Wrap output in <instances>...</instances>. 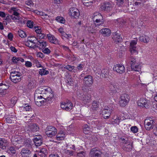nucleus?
<instances>
[{"label":"nucleus","instance_id":"nucleus-1","mask_svg":"<svg viewBox=\"0 0 157 157\" xmlns=\"http://www.w3.org/2000/svg\"><path fill=\"white\" fill-rule=\"evenodd\" d=\"M94 21L96 22L97 25H100L103 24L104 21L102 15L98 12H96L94 13L93 17Z\"/></svg>","mask_w":157,"mask_h":157},{"label":"nucleus","instance_id":"nucleus-2","mask_svg":"<svg viewBox=\"0 0 157 157\" xmlns=\"http://www.w3.org/2000/svg\"><path fill=\"white\" fill-rule=\"evenodd\" d=\"M129 96L125 94H122L120 97L119 104L121 106L124 107L126 106L129 101Z\"/></svg>","mask_w":157,"mask_h":157},{"label":"nucleus","instance_id":"nucleus-3","mask_svg":"<svg viewBox=\"0 0 157 157\" xmlns=\"http://www.w3.org/2000/svg\"><path fill=\"white\" fill-rule=\"evenodd\" d=\"M45 132L47 136L52 137L56 135L57 132V131L54 127L49 126L46 128Z\"/></svg>","mask_w":157,"mask_h":157},{"label":"nucleus","instance_id":"nucleus-4","mask_svg":"<svg viewBox=\"0 0 157 157\" xmlns=\"http://www.w3.org/2000/svg\"><path fill=\"white\" fill-rule=\"evenodd\" d=\"M21 73L17 72H12L11 73L10 78L14 83H17L21 80Z\"/></svg>","mask_w":157,"mask_h":157},{"label":"nucleus","instance_id":"nucleus-5","mask_svg":"<svg viewBox=\"0 0 157 157\" xmlns=\"http://www.w3.org/2000/svg\"><path fill=\"white\" fill-rule=\"evenodd\" d=\"M69 15L72 18H77L80 15L78 10L75 8H71L69 10Z\"/></svg>","mask_w":157,"mask_h":157},{"label":"nucleus","instance_id":"nucleus-6","mask_svg":"<svg viewBox=\"0 0 157 157\" xmlns=\"http://www.w3.org/2000/svg\"><path fill=\"white\" fill-rule=\"evenodd\" d=\"M154 121L151 118L146 119L144 121V126L146 129L147 130L152 129L153 128Z\"/></svg>","mask_w":157,"mask_h":157},{"label":"nucleus","instance_id":"nucleus-7","mask_svg":"<svg viewBox=\"0 0 157 157\" xmlns=\"http://www.w3.org/2000/svg\"><path fill=\"white\" fill-rule=\"evenodd\" d=\"M137 104L138 106L147 108L150 105V101L149 100L143 98H141L137 101Z\"/></svg>","mask_w":157,"mask_h":157},{"label":"nucleus","instance_id":"nucleus-8","mask_svg":"<svg viewBox=\"0 0 157 157\" xmlns=\"http://www.w3.org/2000/svg\"><path fill=\"white\" fill-rule=\"evenodd\" d=\"M43 98L45 100V101L48 102H51L52 98L54 97V94L51 91H47L44 95H43Z\"/></svg>","mask_w":157,"mask_h":157},{"label":"nucleus","instance_id":"nucleus-9","mask_svg":"<svg viewBox=\"0 0 157 157\" xmlns=\"http://www.w3.org/2000/svg\"><path fill=\"white\" fill-rule=\"evenodd\" d=\"M47 91H51V88L46 86H41L36 90L35 94H43L44 95Z\"/></svg>","mask_w":157,"mask_h":157},{"label":"nucleus","instance_id":"nucleus-10","mask_svg":"<svg viewBox=\"0 0 157 157\" xmlns=\"http://www.w3.org/2000/svg\"><path fill=\"white\" fill-rule=\"evenodd\" d=\"M73 104L70 101L62 102L61 103V106L64 110L67 111L72 109Z\"/></svg>","mask_w":157,"mask_h":157},{"label":"nucleus","instance_id":"nucleus-11","mask_svg":"<svg viewBox=\"0 0 157 157\" xmlns=\"http://www.w3.org/2000/svg\"><path fill=\"white\" fill-rule=\"evenodd\" d=\"M101 151L95 148L92 149L89 154L90 157H101Z\"/></svg>","mask_w":157,"mask_h":157},{"label":"nucleus","instance_id":"nucleus-12","mask_svg":"<svg viewBox=\"0 0 157 157\" xmlns=\"http://www.w3.org/2000/svg\"><path fill=\"white\" fill-rule=\"evenodd\" d=\"M113 70L117 73L122 74L125 71V68L123 65L119 64L114 66Z\"/></svg>","mask_w":157,"mask_h":157},{"label":"nucleus","instance_id":"nucleus-13","mask_svg":"<svg viewBox=\"0 0 157 157\" xmlns=\"http://www.w3.org/2000/svg\"><path fill=\"white\" fill-rule=\"evenodd\" d=\"M43 98V96L41 95L39 96L38 94H35V101L37 105L40 106L44 104V101L42 100Z\"/></svg>","mask_w":157,"mask_h":157},{"label":"nucleus","instance_id":"nucleus-14","mask_svg":"<svg viewBox=\"0 0 157 157\" xmlns=\"http://www.w3.org/2000/svg\"><path fill=\"white\" fill-rule=\"evenodd\" d=\"M31 151L26 148H23L20 152L21 157H30L31 154Z\"/></svg>","mask_w":157,"mask_h":157},{"label":"nucleus","instance_id":"nucleus-15","mask_svg":"<svg viewBox=\"0 0 157 157\" xmlns=\"http://www.w3.org/2000/svg\"><path fill=\"white\" fill-rule=\"evenodd\" d=\"M65 136V133L63 131H60L58 132L55 138V139L56 141H54L57 142L58 141L63 140L64 139Z\"/></svg>","mask_w":157,"mask_h":157},{"label":"nucleus","instance_id":"nucleus-16","mask_svg":"<svg viewBox=\"0 0 157 157\" xmlns=\"http://www.w3.org/2000/svg\"><path fill=\"white\" fill-rule=\"evenodd\" d=\"M84 84L87 86L91 85L93 82V78L91 75L85 77L84 79Z\"/></svg>","mask_w":157,"mask_h":157},{"label":"nucleus","instance_id":"nucleus-17","mask_svg":"<svg viewBox=\"0 0 157 157\" xmlns=\"http://www.w3.org/2000/svg\"><path fill=\"white\" fill-rule=\"evenodd\" d=\"M111 112L112 110H110L108 107H107V108H104L102 112L103 117L105 119L108 118L110 115Z\"/></svg>","mask_w":157,"mask_h":157},{"label":"nucleus","instance_id":"nucleus-18","mask_svg":"<svg viewBox=\"0 0 157 157\" xmlns=\"http://www.w3.org/2000/svg\"><path fill=\"white\" fill-rule=\"evenodd\" d=\"M111 9V4L108 2H106L104 3L100 8V9L101 10L106 11H110Z\"/></svg>","mask_w":157,"mask_h":157},{"label":"nucleus","instance_id":"nucleus-19","mask_svg":"<svg viewBox=\"0 0 157 157\" xmlns=\"http://www.w3.org/2000/svg\"><path fill=\"white\" fill-rule=\"evenodd\" d=\"M100 33L104 36H109L111 34L110 30L107 28H104L99 31Z\"/></svg>","mask_w":157,"mask_h":157},{"label":"nucleus","instance_id":"nucleus-20","mask_svg":"<svg viewBox=\"0 0 157 157\" xmlns=\"http://www.w3.org/2000/svg\"><path fill=\"white\" fill-rule=\"evenodd\" d=\"M9 12L13 15L18 16L20 15L21 10L18 8L13 7L10 9Z\"/></svg>","mask_w":157,"mask_h":157},{"label":"nucleus","instance_id":"nucleus-21","mask_svg":"<svg viewBox=\"0 0 157 157\" xmlns=\"http://www.w3.org/2000/svg\"><path fill=\"white\" fill-rule=\"evenodd\" d=\"M28 130L31 132H34L38 131L39 128V127L35 124H30L28 125Z\"/></svg>","mask_w":157,"mask_h":157},{"label":"nucleus","instance_id":"nucleus-22","mask_svg":"<svg viewBox=\"0 0 157 157\" xmlns=\"http://www.w3.org/2000/svg\"><path fill=\"white\" fill-rule=\"evenodd\" d=\"M112 38L116 44L120 42L122 40V38L120 35L116 33H114Z\"/></svg>","mask_w":157,"mask_h":157},{"label":"nucleus","instance_id":"nucleus-23","mask_svg":"<svg viewBox=\"0 0 157 157\" xmlns=\"http://www.w3.org/2000/svg\"><path fill=\"white\" fill-rule=\"evenodd\" d=\"M139 40L140 41L143 42L145 43H148L150 40V38L146 35H143L140 36L139 37Z\"/></svg>","mask_w":157,"mask_h":157},{"label":"nucleus","instance_id":"nucleus-24","mask_svg":"<svg viewBox=\"0 0 157 157\" xmlns=\"http://www.w3.org/2000/svg\"><path fill=\"white\" fill-rule=\"evenodd\" d=\"M113 22L116 24L120 26H123L126 23L125 21L121 18H118L116 20H114L113 21Z\"/></svg>","mask_w":157,"mask_h":157},{"label":"nucleus","instance_id":"nucleus-25","mask_svg":"<svg viewBox=\"0 0 157 157\" xmlns=\"http://www.w3.org/2000/svg\"><path fill=\"white\" fill-rule=\"evenodd\" d=\"M47 36L50 42L55 44L58 43V40L53 36L49 34Z\"/></svg>","mask_w":157,"mask_h":157},{"label":"nucleus","instance_id":"nucleus-26","mask_svg":"<svg viewBox=\"0 0 157 157\" xmlns=\"http://www.w3.org/2000/svg\"><path fill=\"white\" fill-rule=\"evenodd\" d=\"M14 141H15L19 144H21L24 142V137L20 135H17L14 137Z\"/></svg>","mask_w":157,"mask_h":157},{"label":"nucleus","instance_id":"nucleus-27","mask_svg":"<svg viewBox=\"0 0 157 157\" xmlns=\"http://www.w3.org/2000/svg\"><path fill=\"white\" fill-rule=\"evenodd\" d=\"M7 141L5 139H0V148L3 149L6 148V145H7Z\"/></svg>","mask_w":157,"mask_h":157},{"label":"nucleus","instance_id":"nucleus-28","mask_svg":"<svg viewBox=\"0 0 157 157\" xmlns=\"http://www.w3.org/2000/svg\"><path fill=\"white\" fill-rule=\"evenodd\" d=\"M80 99L85 104H86L91 101L90 96L88 95H83Z\"/></svg>","mask_w":157,"mask_h":157},{"label":"nucleus","instance_id":"nucleus-29","mask_svg":"<svg viewBox=\"0 0 157 157\" xmlns=\"http://www.w3.org/2000/svg\"><path fill=\"white\" fill-rule=\"evenodd\" d=\"M8 86H6L5 87H4L3 86H2L1 88H0V95L3 96L7 93L8 91L7 89H8Z\"/></svg>","mask_w":157,"mask_h":157},{"label":"nucleus","instance_id":"nucleus-30","mask_svg":"<svg viewBox=\"0 0 157 157\" xmlns=\"http://www.w3.org/2000/svg\"><path fill=\"white\" fill-rule=\"evenodd\" d=\"M48 154L47 150L45 148H42L38 152V155L40 157H46Z\"/></svg>","mask_w":157,"mask_h":157},{"label":"nucleus","instance_id":"nucleus-31","mask_svg":"<svg viewBox=\"0 0 157 157\" xmlns=\"http://www.w3.org/2000/svg\"><path fill=\"white\" fill-rule=\"evenodd\" d=\"M12 60V62L15 63H17L19 62H23L24 61V59L21 57H13Z\"/></svg>","mask_w":157,"mask_h":157},{"label":"nucleus","instance_id":"nucleus-32","mask_svg":"<svg viewBox=\"0 0 157 157\" xmlns=\"http://www.w3.org/2000/svg\"><path fill=\"white\" fill-rule=\"evenodd\" d=\"M133 143L132 142L129 143V144L126 145H124V149L127 151H130L132 148Z\"/></svg>","mask_w":157,"mask_h":157},{"label":"nucleus","instance_id":"nucleus-33","mask_svg":"<svg viewBox=\"0 0 157 157\" xmlns=\"http://www.w3.org/2000/svg\"><path fill=\"white\" fill-rule=\"evenodd\" d=\"M83 132L84 133L86 134H90L91 132L90 129L87 124H85L83 128Z\"/></svg>","mask_w":157,"mask_h":157},{"label":"nucleus","instance_id":"nucleus-34","mask_svg":"<svg viewBox=\"0 0 157 157\" xmlns=\"http://www.w3.org/2000/svg\"><path fill=\"white\" fill-rule=\"evenodd\" d=\"M131 68L134 71H138L140 70V67L138 63L136 64H131Z\"/></svg>","mask_w":157,"mask_h":157},{"label":"nucleus","instance_id":"nucleus-35","mask_svg":"<svg viewBox=\"0 0 157 157\" xmlns=\"http://www.w3.org/2000/svg\"><path fill=\"white\" fill-rule=\"evenodd\" d=\"M36 44L39 45V47L41 48H43L46 47L47 45V43L45 41H42L41 40L38 41Z\"/></svg>","mask_w":157,"mask_h":157},{"label":"nucleus","instance_id":"nucleus-36","mask_svg":"<svg viewBox=\"0 0 157 157\" xmlns=\"http://www.w3.org/2000/svg\"><path fill=\"white\" fill-rule=\"evenodd\" d=\"M93 1L94 0H82V2L85 6H89L92 5Z\"/></svg>","mask_w":157,"mask_h":157},{"label":"nucleus","instance_id":"nucleus-37","mask_svg":"<svg viewBox=\"0 0 157 157\" xmlns=\"http://www.w3.org/2000/svg\"><path fill=\"white\" fill-rule=\"evenodd\" d=\"M109 88L110 90L114 93H116L117 91V86L113 83H111L109 86Z\"/></svg>","mask_w":157,"mask_h":157},{"label":"nucleus","instance_id":"nucleus-38","mask_svg":"<svg viewBox=\"0 0 157 157\" xmlns=\"http://www.w3.org/2000/svg\"><path fill=\"white\" fill-rule=\"evenodd\" d=\"M129 51L132 54H137L138 52L137 50L136 47L130 46Z\"/></svg>","mask_w":157,"mask_h":157},{"label":"nucleus","instance_id":"nucleus-39","mask_svg":"<svg viewBox=\"0 0 157 157\" xmlns=\"http://www.w3.org/2000/svg\"><path fill=\"white\" fill-rule=\"evenodd\" d=\"M36 13L38 14H39L42 16V18L45 19H47L49 17L47 14L42 12H40L36 11Z\"/></svg>","mask_w":157,"mask_h":157},{"label":"nucleus","instance_id":"nucleus-40","mask_svg":"<svg viewBox=\"0 0 157 157\" xmlns=\"http://www.w3.org/2000/svg\"><path fill=\"white\" fill-rule=\"evenodd\" d=\"M39 73L41 75H46L49 73V71L45 70L44 68H42L40 69Z\"/></svg>","mask_w":157,"mask_h":157},{"label":"nucleus","instance_id":"nucleus-41","mask_svg":"<svg viewBox=\"0 0 157 157\" xmlns=\"http://www.w3.org/2000/svg\"><path fill=\"white\" fill-rule=\"evenodd\" d=\"M98 103L97 102L93 101L92 103V108L93 110H97L98 108Z\"/></svg>","mask_w":157,"mask_h":157},{"label":"nucleus","instance_id":"nucleus-42","mask_svg":"<svg viewBox=\"0 0 157 157\" xmlns=\"http://www.w3.org/2000/svg\"><path fill=\"white\" fill-rule=\"evenodd\" d=\"M120 119L118 117H117L116 119H113L112 121V124L114 125L118 124L120 122Z\"/></svg>","mask_w":157,"mask_h":157},{"label":"nucleus","instance_id":"nucleus-43","mask_svg":"<svg viewBox=\"0 0 157 157\" xmlns=\"http://www.w3.org/2000/svg\"><path fill=\"white\" fill-rule=\"evenodd\" d=\"M76 94L77 97L78 98H79L80 99L83 96V92L82 90H77L76 91Z\"/></svg>","mask_w":157,"mask_h":157},{"label":"nucleus","instance_id":"nucleus-44","mask_svg":"<svg viewBox=\"0 0 157 157\" xmlns=\"http://www.w3.org/2000/svg\"><path fill=\"white\" fill-rule=\"evenodd\" d=\"M74 66H71L69 65H67L64 67L65 68L69 70V71H72L73 72H75L76 71V70L74 69Z\"/></svg>","mask_w":157,"mask_h":157},{"label":"nucleus","instance_id":"nucleus-45","mask_svg":"<svg viewBox=\"0 0 157 157\" xmlns=\"http://www.w3.org/2000/svg\"><path fill=\"white\" fill-rule=\"evenodd\" d=\"M19 36L21 38H24L26 36L25 33L21 30H19L18 31Z\"/></svg>","mask_w":157,"mask_h":157},{"label":"nucleus","instance_id":"nucleus-46","mask_svg":"<svg viewBox=\"0 0 157 157\" xmlns=\"http://www.w3.org/2000/svg\"><path fill=\"white\" fill-rule=\"evenodd\" d=\"M7 152L9 153L15 154L16 153V150L13 147H10L8 148Z\"/></svg>","mask_w":157,"mask_h":157},{"label":"nucleus","instance_id":"nucleus-47","mask_svg":"<svg viewBox=\"0 0 157 157\" xmlns=\"http://www.w3.org/2000/svg\"><path fill=\"white\" fill-rule=\"evenodd\" d=\"M36 40L37 39L36 37L34 36H30L28 37V41L31 43L35 44V42H34V41Z\"/></svg>","mask_w":157,"mask_h":157},{"label":"nucleus","instance_id":"nucleus-48","mask_svg":"<svg viewBox=\"0 0 157 157\" xmlns=\"http://www.w3.org/2000/svg\"><path fill=\"white\" fill-rule=\"evenodd\" d=\"M137 41V38H135L134 40H132L130 42V46L136 47Z\"/></svg>","mask_w":157,"mask_h":157},{"label":"nucleus","instance_id":"nucleus-49","mask_svg":"<svg viewBox=\"0 0 157 157\" xmlns=\"http://www.w3.org/2000/svg\"><path fill=\"white\" fill-rule=\"evenodd\" d=\"M10 17L11 19L14 21H16L17 20H19L21 18L20 15L15 16L13 15H11Z\"/></svg>","mask_w":157,"mask_h":157},{"label":"nucleus","instance_id":"nucleus-50","mask_svg":"<svg viewBox=\"0 0 157 157\" xmlns=\"http://www.w3.org/2000/svg\"><path fill=\"white\" fill-rule=\"evenodd\" d=\"M56 20L58 22L61 23H64L65 21L63 18L61 17H57L56 18Z\"/></svg>","mask_w":157,"mask_h":157},{"label":"nucleus","instance_id":"nucleus-51","mask_svg":"<svg viewBox=\"0 0 157 157\" xmlns=\"http://www.w3.org/2000/svg\"><path fill=\"white\" fill-rule=\"evenodd\" d=\"M34 63L35 64L36 66L38 68L42 67H43L41 64V63L38 60H35L34 61Z\"/></svg>","mask_w":157,"mask_h":157},{"label":"nucleus","instance_id":"nucleus-52","mask_svg":"<svg viewBox=\"0 0 157 157\" xmlns=\"http://www.w3.org/2000/svg\"><path fill=\"white\" fill-rule=\"evenodd\" d=\"M86 155V152L84 151H80L77 154V156L79 157H85Z\"/></svg>","mask_w":157,"mask_h":157},{"label":"nucleus","instance_id":"nucleus-53","mask_svg":"<svg viewBox=\"0 0 157 157\" xmlns=\"http://www.w3.org/2000/svg\"><path fill=\"white\" fill-rule=\"evenodd\" d=\"M130 130L133 133H136L138 131V128L135 126H132Z\"/></svg>","mask_w":157,"mask_h":157},{"label":"nucleus","instance_id":"nucleus-54","mask_svg":"<svg viewBox=\"0 0 157 157\" xmlns=\"http://www.w3.org/2000/svg\"><path fill=\"white\" fill-rule=\"evenodd\" d=\"M34 28L35 31L37 34L41 33L42 30L40 27L35 26Z\"/></svg>","mask_w":157,"mask_h":157},{"label":"nucleus","instance_id":"nucleus-55","mask_svg":"<svg viewBox=\"0 0 157 157\" xmlns=\"http://www.w3.org/2000/svg\"><path fill=\"white\" fill-rule=\"evenodd\" d=\"M27 25L28 27L31 28L33 27V22L31 21H29L27 23Z\"/></svg>","mask_w":157,"mask_h":157},{"label":"nucleus","instance_id":"nucleus-56","mask_svg":"<svg viewBox=\"0 0 157 157\" xmlns=\"http://www.w3.org/2000/svg\"><path fill=\"white\" fill-rule=\"evenodd\" d=\"M128 9L129 11L132 12L134 10L133 4H130L128 6Z\"/></svg>","mask_w":157,"mask_h":157},{"label":"nucleus","instance_id":"nucleus-57","mask_svg":"<svg viewBox=\"0 0 157 157\" xmlns=\"http://www.w3.org/2000/svg\"><path fill=\"white\" fill-rule=\"evenodd\" d=\"M26 45L29 47L32 48H35L36 47V46L35 44L31 43L29 42H27L26 44Z\"/></svg>","mask_w":157,"mask_h":157},{"label":"nucleus","instance_id":"nucleus-58","mask_svg":"<svg viewBox=\"0 0 157 157\" xmlns=\"http://www.w3.org/2000/svg\"><path fill=\"white\" fill-rule=\"evenodd\" d=\"M34 143L36 146H39L41 145L42 143V140H39L38 141H34Z\"/></svg>","mask_w":157,"mask_h":157},{"label":"nucleus","instance_id":"nucleus-59","mask_svg":"<svg viewBox=\"0 0 157 157\" xmlns=\"http://www.w3.org/2000/svg\"><path fill=\"white\" fill-rule=\"evenodd\" d=\"M97 140H98L96 136H93L92 137H91V138L90 140V142L92 143V144L95 142Z\"/></svg>","mask_w":157,"mask_h":157},{"label":"nucleus","instance_id":"nucleus-60","mask_svg":"<svg viewBox=\"0 0 157 157\" xmlns=\"http://www.w3.org/2000/svg\"><path fill=\"white\" fill-rule=\"evenodd\" d=\"M25 3L26 4L30 6L33 5V2L31 0H27L25 1Z\"/></svg>","mask_w":157,"mask_h":157},{"label":"nucleus","instance_id":"nucleus-61","mask_svg":"<svg viewBox=\"0 0 157 157\" xmlns=\"http://www.w3.org/2000/svg\"><path fill=\"white\" fill-rule=\"evenodd\" d=\"M43 52L45 54H49L50 52V51L48 48H43Z\"/></svg>","mask_w":157,"mask_h":157},{"label":"nucleus","instance_id":"nucleus-62","mask_svg":"<svg viewBox=\"0 0 157 157\" xmlns=\"http://www.w3.org/2000/svg\"><path fill=\"white\" fill-rule=\"evenodd\" d=\"M37 36L38 38L40 39H42L44 38L45 36V35L44 34L40 33L39 34H37Z\"/></svg>","mask_w":157,"mask_h":157},{"label":"nucleus","instance_id":"nucleus-63","mask_svg":"<svg viewBox=\"0 0 157 157\" xmlns=\"http://www.w3.org/2000/svg\"><path fill=\"white\" fill-rule=\"evenodd\" d=\"M13 118L12 117H7L6 118V122L8 123H12L14 120H13Z\"/></svg>","mask_w":157,"mask_h":157},{"label":"nucleus","instance_id":"nucleus-64","mask_svg":"<svg viewBox=\"0 0 157 157\" xmlns=\"http://www.w3.org/2000/svg\"><path fill=\"white\" fill-rule=\"evenodd\" d=\"M25 65L27 67H30L32 66V63L30 62L29 61H26Z\"/></svg>","mask_w":157,"mask_h":157}]
</instances>
